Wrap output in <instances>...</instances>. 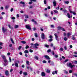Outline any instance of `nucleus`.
I'll use <instances>...</instances> for the list:
<instances>
[{
	"label": "nucleus",
	"instance_id": "nucleus-9",
	"mask_svg": "<svg viewBox=\"0 0 77 77\" xmlns=\"http://www.w3.org/2000/svg\"><path fill=\"white\" fill-rule=\"evenodd\" d=\"M55 74H57V71H55L52 72V74H53V75H54Z\"/></svg>",
	"mask_w": 77,
	"mask_h": 77
},
{
	"label": "nucleus",
	"instance_id": "nucleus-17",
	"mask_svg": "<svg viewBox=\"0 0 77 77\" xmlns=\"http://www.w3.org/2000/svg\"><path fill=\"white\" fill-rule=\"evenodd\" d=\"M54 35L55 37V38L57 40V38L58 37L57 36V34H55Z\"/></svg>",
	"mask_w": 77,
	"mask_h": 77
},
{
	"label": "nucleus",
	"instance_id": "nucleus-50",
	"mask_svg": "<svg viewBox=\"0 0 77 77\" xmlns=\"http://www.w3.org/2000/svg\"><path fill=\"white\" fill-rule=\"evenodd\" d=\"M60 50L61 51H63V48H61L60 49Z\"/></svg>",
	"mask_w": 77,
	"mask_h": 77
},
{
	"label": "nucleus",
	"instance_id": "nucleus-44",
	"mask_svg": "<svg viewBox=\"0 0 77 77\" xmlns=\"http://www.w3.org/2000/svg\"><path fill=\"white\" fill-rule=\"evenodd\" d=\"M53 41V39L52 38H51L49 40H48V41H49V42H51Z\"/></svg>",
	"mask_w": 77,
	"mask_h": 77
},
{
	"label": "nucleus",
	"instance_id": "nucleus-58",
	"mask_svg": "<svg viewBox=\"0 0 77 77\" xmlns=\"http://www.w3.org/2000/svg\"><path fill=\"white\" fill-rule=\"evenodd\" d=\"M12 44H10L9 45V47H12Z\"/></svg>",
	"mask_w": 77,
	"mask_h": 77
},
{
	"label": "nucleus",
	"instance_id": "nucleus-35",
	"mask_svg": "<svg viewBox=\"0 0 77 77\" xmlns=\"http://www.w3.org/2000/svg\"><path fill=\"white\" fill-rule=\"evenodd\" d=\"M23 74L25 75H27V72H23Z\"/></svg>",
	"mask_w": 77,
	"mask_h": 77
},
{
	"label": "nucleus",
	"instance_id": "nucleus-2",
	"mask_svg": "<svg viewBox=\"0 0 77 77\" xmlns=\"http://www.w3.org/2000/svg\"><path fill=\"white\" fill-rule=\"evenodd\" d=\"M44 57H45V59H48V60H50V57H49V56L48 55H45Z\"/></svg>",
	"mask_w": 77,
	"mask_h": 77
},
{
	"label": "nucleus",
	"instance_id": "nucleus-56",
	"mask_svg": "<svg viewBox=\"0 0 77 77\" xmlns=\"http://www.w3.org/2000/svg\"><path fill=\"white\" fill-rule=\"evenodd\" d=\"M11 12H12V11H14V8H12L11 9Z\"/></svg>",
	"mask_w": 77,
	"mask_h": 77
},
{
	"label": "nucleus",
	"instance_id": "nucleus-49",
	"mask_svg": "<svg viewBox=\"0 0 77 77\" xmlns=\"http://www.w3.org/2000/svg\"><path fill=\"white\" fill-rule=\"evenodd\" d=\"M18 25H16L15 26V28L16 29L17 28H18Z\"/></svg>",
	"mask_w": 77,
	"mask_h": 77
},
{
	"label": "nucleus",
	"instance_id": "nucleus-45",
	"mask_svg": "<svg viewBox=\"0 0 77 77\" xmlns=\"http://www.w3.org/2000/svg\"><path fill=\"white\" fill-rule=\"evenodd\" d=\"M21 47H22L21 46H19L18 48V50H20L21 48Z\"/></svg>",
	"mask_w": 77,
	"mask_h": 77
},
{
	"label": "nucleus",
	"instance_id": "nucleus-22",
	"mask_svg": "<svg viewBox=\"0 0 77 77\" xmlns=\"http://www.w3.org/2000/svg\"><path fill=\"white\" fill-rule=\"evenodd\" d=\"M36 38H38V34L37 33H35L34 34Z\"/></svg>",
	"mask_w": 77,
	"mask_h": 77
},
{
	"label": "nucleus",
	"instance_id": "nucleus-1",
	"mask_svg": "<svg viewBox=\"0 0 77 77\" xmlns=\"http://www.w3.org/2000/svg\"><path fill=\"white\" fill-rule=\"evenodd\" d=\"M69 67H70L71 68H72L73 67V66L72 65L71 63H69V64L67 65Z\"/></svg>",
	"mask_w": 77,
	"mask_h": 77
},
{
	"label": "nucleus",
	"instance_id": "nucleus-61",
	"mask_svg": "<svg viewBox=\"0 0 77 77\" xmlns=\"http://www.w3.org/2000/svg\"><path fill=\"white\" fill-rule=\"evenodd\" d=\"M31 2H36V0H30Z\"/></svg>",
	"mask_w": 77,
	"mask_h": 77
},
{
	"label": "nucleus",
	"instance_id": "nucleus-29",
	"mask_svg": "<svg viewBox=\"0 0 77 77\" xmlns=\"http://www.w3.org/2000/svg\"><path fill=\"white\" fill-rule=\"evenodd\" d=\"M34 45L35 46H39V44L38 43H35L34 44Z\"/></svg>",
	"mask_w": 77,
	"mask_h": 77
},
{
	"label": "nucleus",
	"instance_id": "nucleus-46",
	"mask_svg": "<svg viewBox=\"0 0 77 77\" xmlns=\"http://www.w3.org/2000/svg\"><path fill=\"white\" fill-rule=\"evenodd\" d=\"M56 9H57V10H59V6H58L56 8Z\"/></svg>",
	"mask_w": 77,
	"mask_h": 77
},
{
	"label": "nucleus",
	"instance_id": "nucleus-20",
	"mask_svg": "<svg viewBox=\"0 0 77 77\" xmlns=\"http://www.w3.org/2000/svg\"><path fill=\"white\" fill-rule=\"evenodd\" d=\"M24 52L25 53H29V51L27 50H25L24 51Z\"/></svg>",
	"mask_w": 77,
	"mask_h": 77
},
{
	"label": "nucleus",
	"instance_id": "nucleus-4",
	"mask_svg": "<svg viewBox=\"0 0 77 77\" xmlns=\"http://www.w3.org/2000/svg\"><path fill=\"white\" fill-rule=\"evenodd\" d=\"M26 28L27 29H28L29 30H31V28H30V26L26 25Z\"/></svg>",
	"mask_w": 77,
	"mask_h": 77
},
{
	"label": "nucleus",
	"instance_id": "nucleus-40",
	"mask_svg": "<svg viewBox=\"0 0 77 77\" xmlns=\"http://www.w3.org/2000/svg\"><path fill=\"white\" fill-rule=\"evenodd\" d=\"M43 63H47V61H46L45 60H43Z\"/></svg>",
	"mask_w": 77,
	"mask_h": 77
},
{
	"label": "nucleus",
	"instance_id": "nucleus-14",
	"mask_svg": "<svg viewBox=\"0 0 77 77\" xmlns=\"http://www.w3.org/2000/svg\"><path fill=\"white\" fill-rule=\"evenodd\" d=\"M2 58H3L4 59H6V57H5V55H2Z\"/></svg>",
	"mask_w": 77,
	"mask_h": 77
},
{
	"label": "nucleus",
	"instance_id": "nucleus-34",
	"mask_svg": "<svg viewBox=\"0 0 77 77\" xmlns=\"http://www.w3.org/2000/svg\"><path fill=\"white\" fill-rule=\"evenodd\" d=\"M44 3L46 5L47 4V0H44Z\"/></svg>",
	"mask_w": 77,
	"mask_h": 77
},
{
	"label": "nucleus",
	"instance_id": "nucleus-28",
	"mask_svg": "<svg viewBox=\"0 0 77 77\" xmlns=\"http://www.w3.org/2000/svg\"><path fill=\"white\" fill-rule=\"evenodd\" d=\"M63 12L64 13H67V12H68V11H67L66 10H63Z\"/></svg>",
	"mask_w": 77,
	"mask_h": 77
},
{
	"label": "nucleus",
	"instance_id": "nucleus-13",
	"mask_svg": "<svg viewBox=\"0 0 77 77\" xmlns=\"http://www.w3.org/2000/svg\"><path fill=\"white\" fill-rule=\"evenodd\" d=\"M9 5H7L5 7V9H8L9 8Z\"/></svg>",
	"mask_w": 77,
	"mask_h": 77
},
{
	"label": "nucleus",
	"instance_id": "nucleus-33",
	"mask_svg": "<svg viewBox=\"0 0 77 77\" xmlns=\"http://www.w3.org/2000/svg\"><path fill=\"white\" fill-rule=\"evenodd\" d=\"M51 28H54V25H51Z\"/></svg>",
	"mask_w": 77,
	"mask_h": 77
},
{
	"label": "nucleus",
	"instance_id": "nucleus-31",
	"mask_svg": "<svg viewBox=\"0 0 77 77\" xmlns=\"http://www.w3.org/2000/svg\"><path fill=\"white\" fill-rule=\"evenodd\" d=\"M45 47H47V48H48V47H49V45H47L46 44H45Z\"/></svg>",
	"mask_w": 77,
	"mask_h": 77
},
{
	"label": "nucleus",
	"instance_id": "nucleus-24",
	"mask_svg": "<svg viewBox=\"0 0 77 77\" xmlns=\"http://www.w3.org/2000/svg\"><path fill=\"white\" fill-rule=\"evenodd\" d=\"M11 40L12 44H14V40H13V39L12 38H11Z\"/></svg>",
	"mask_w": 77,
	"mask_h": 77
},
{
	"label": "nucleus",
	"instance_id": "nucleus-36",
	"mask_svg": "<svg viewBox=\"0 0 77 77\" xmlns=\"http://www.w3.org/2000/svg\"><path fill=\"white\" fill-rule=\"evenodd\" d=\"M73 62L74 63H75V64H77V61L74 60L73 61Z\"/></svg>",
	"mask_w": 77,
	"mask_h": 77
},
{
	"label": "nucleus",
	"instance_id": "nucleus-10",
	"mask_svg": "<svg viewBox=\"0 0 77 77\" xmlns=\"http://www.w3.org/2000/svg\"><path fill=\"white\" fill-rule=\"evenodd\" d=\"M72 33H69V32L67 34V35L68 37H69V35H71Z\"/></svg>",
	"mask_w": 77,
	"mask_h": 77
},
{
	"label": "nucleus",
	"instance_id": "nucleus-5",
	"mask_svg": "<svg viewBox=\"0 0 77 77\" xmlns=\"http://www.w3.org/2000/svg\"><path fill=\"white\" fill-rule=\"evenodd\" d=\"M2 31L3 32V33H5L6 32L7 30L5 28L3 27L2 28Z\"/></svg>",
	"mask_w": 77,
	"mask_h": 77
},
{
	"label": "nucleus",
	"instance_id": "nucleus-32",
	"mask_svg": "<svg viewBox=\"0 0 77 77\" xmlns=\"http://www.w3.org/2000/svg\"><path fill=\"white\" fill-rule=\"evenodd\" d=\"M26 63H27V65H30V64H29V61H26Z\"/></svg>",
	"mask_w": 77,
	"mask_h": 77
},
{
	"label": "nucleus",
	"instance_id": "nucleus-63",
	"mask_svg": "<svg viewBox=\"0 0 77 77\" xmlns=\"http://www.w3.org/2000/svg\"><path fill=\"white\" fill-rule=\"evenodd\" d=\"M61 30H62L63 31H65V29H64V28H62Z\"/></svg>",
	"mask_w": 77,
	"mask_h": 77
},
{
	"label": "nucleus",
	"instance_id": "nucleus-12",
	"mask_svg": "<svg viewBox=\"0 0 77 77\" xmlns=\"http://www.w3.org/2000/svg\"><path fill=\"white\" fill-rule=\"evenodd\" d=\"M67 17L69 18H71V15H70V14H69V13H68L67 14Z\"/></svg>",
	"mask_w": 77,
	"mask_h": 77
},
{
	"label": "nucleus",
	"instance_id": "nucleus-54",
	"mask_svg": "<svg viewBox=\"0 0 77 77\" xmlns=\"http://www.w3.org/2000/svg\"><path fill=\"white\" fill-rule=\"evenodd\" d=\"M4 62L5 63H6L7 62V60L6 59H5L4 60Z\"/></svg>",
	"mask_w": 77,
	"mask_h": 77
},
{
	"label": "nucleus",
	"instance_id": "nucleus-27",
	"mask_svg": "<svg viewBox=\"0 0 77 77\" xmlns=\"http://www.w3.org/2000/svg\"><path fill=\"white\" fill-rule=\"evenodd\" d=\"M63 39L64 41H67L68 38L66 37H64L63 38Z\"/></svg>",
	"mask_w": 77,
	"mask_h": 77
},
{
	"label": "nucleus",
	"instance_id": "nucleus-3",
	"mask_svg": "<svg viewBox=\"0 0 77 77\" xmlns=\"http://www.w3.org/2000/svg\"><path fill=\"white\" fill-rule=\"evenodd\" d=\"M41 37L42 39H44L45 38V35H44V33L42 34Z\"/></svg>",
	"mask_w": 77,
	"mask_h": 77
},
{
	"label": "nucleus",
	"instance_id": "nucleus-53",
	"mask_svg": "<svg viewBox=\"0 0 77 77\" xmlns=\"http://www.w3.org/2000/svg\"><path fill=\"white\" fill-rule=\"evenodd\" d=\"M11 55V53L8 52L7 53V55L8 56H9Z\"/></svg>",
	"mask_w": 77,
	"mask_h": 77
},
{
	"label": "nucleus",
	"instance_id": "nucleus-42",
	"mask_svg": "<svg viewBox=\"0 0 77 77\" xmlns=\"http://www.w3.org/2000/svg\"><path fill=\"white\" fill-rule=\"evenodd\" d=\"M69 73H72V70H69Z\"/></svg>",
	"mask_w": 77,
	"mask_h": 77
},
{
	"label": "nucleus",
	"instance_id": "nucleus-26",
	"mask_svg": "<svg viewBox=\"0 0 77 77\" xmlns=\"http://www.w3.org/2000/svg\"><path fill=\"white\" fill-rule=\"evenodd\" d=\"M64 3L65 4H68V3H69V1H65Z\"/></svg>",
	"mask_w": 77,
	"mask_h": 77
},
{
	"label": "nucleus",
	"instance_id": "nucleus-52",
	"mask_svg": "<svg viewBox=\"0 0 77 77\" xmlns=\"http://www.w3.org/2000/svg\"><path fill=\"white\" fill-rule=\"evenodd\" d=\"M33 2H29V3H28L29 4V5H31V4H32V3Z\"/></svg>",
	"mask_w": 77,
	"mask_h": 77
},
{
	"label": "nucleus",
	"instance_id": "nucleus-64",
	"mask_svg": "<svg viewBox=\"0 0 77 77\" xmlns=\"http://www.w3.org/2000/svg\"><path fill=\"white\" fill-rule=\"evenodd\" d=\"M19 54L20 55H23V54L21 52H20L19 53Z\"/></svg>",
	"mask_w": 77,
	"mask_h": 77
},
{
	"label": "nucleus",
	"instance_id": "nucleus-48",
	"mask_svg": "<svg viewBox=\"0 0 77 77\" xmlns=\"http://www.w3.org/2000/svg\"><path fill=\"white\" fill-rule=\"evenodd\" d=\"M64 73H65V74H67L68 73V72L66 71H65L64 72Z\"/></svg>",
	"mask_w": 77,
	"mask_h": 77
},
{
	"label": "nucleus",
	"instance_id": "nucleus-7",
	"mask_svg": "<svg viewBox=\"0 0 77 77\" xmlns=\"http://www.w3.org/2000/svg\"><path fill=\"white\" fill-rule=\"evenodd\" d=\"M56 4H57V3L56 1H54L53 2V5L54 6H55V7L56 6Z\"/></svg>",
	"mask_w": 77,
	"mask_h": 77
},
{
	"label": "nucleus",
	"instance_id": "nucleus-6",
	"mask_svg": "<svg viewBox=\"0 0 77 77\" xmlns=\"http://www.w3.org/2000/svg\"><path fill=\"white\" fill-rule=\"evenodd\" d=\"M69 11L70 13H72V14H73V15H75L76 14L75 12L71 11V10L70 9H69Z\"/></svg>",
	"mask_w": 77,
	"mask_h": 77
},
{
	"label": "nucleus",
	"instance_id": "nucleus-43",
	"mask_svg": "<svg viewBox=\"0 0 77 77\" xmlns=\"http://www.w3.org/2000/svg\"><path fill=\"white\" fill-rule=\"evenodd\" d=\"M8 27H9L10 29H12V27H11V25H8Z\"/></svg>",
	"mask_w": 77,
	"mask_h": 77
},
{
	"label": "nucleus",
	"instance_id": "nucleus-55",
	"mask_svg": "<svg viewBox=\"0 0 77 77\" xmlns=\"http://www.w3.org/2000/svg\"><path fill=\"white\" fill-rule=\"evenodd\" d=\"M11 57H9V61H10V62H11Z\"/></svg>",
	"mask_w": 77,
	"mask_h": 77
},
{
	"label": "nucleus",
	"instance_id": "nucleus-11",
	"mask_svg": "<svg viewBox=\"0 0 77 77\" xmlns=\"http://www.w3.org/2000/svg\"><path fill=\"white\" fill-rule=\"evenodd\" d=\"M41 75L42 76H45V73L44 72H42L41 73Z\"/></svg>",
	"mask_w": 77,
	"mask_h": 77
},
{
	"label": "nucleus",
	"instance_id": "nucleus-8",
	"mask_svg": "<svg viewBox=\"0 0 77 77\" xmlns=\"http://www.w3.org/2000/svg\"><path fill=\"white\" fill-rule=\"evenodd\" d=\"M5 74L6 75H9V72L8 71H6Z\"/></svg>",
	"mask_w": 77,
	"mask_h": 77
},
{
	"label": "nucleus",
	"instance_id": "nucleus-16",
	"mask_svg": "<svg viewBox=\"0 0 77 77\" xmlns=\"http://www.w3.org/2000/svg\"><path fill=\"white\" fill-rule=\"evenodd\" d=\"M24 16L25 18H29V16L27 14H25Z\"/></svg>",
	"mask_w": 77,
	"mask_h": 77
},
{
	"label": "nucleus",
	"instance_id": "nucleus-21",
	"mask_svg": "<svg viewBox=\"0 0 77 77\" xmlns=\"http://www.w3.org/2000/svg\"><path fill=\"white\" fill-rule=\"evenodd\" d=\"M34 58L36 60H38V57L37 56H35V57H34Z\"/></svg>",
	"mask_w": 77,
	"mask_h": 77
},
{
	"label": "nucleus",
	"instance_id": "nucleus-30",
	"mask_svg": "<svg viewBox=\"0 0 77 77\" xmlns=\"http://www.w3.org/2000/svg\"><path fill=\"white\" fill-rule=\"evenodd\" d=\"M29 48V46L28 45H27L25 47V48H26V49H27V48Z\"/></svg>",
	"mask_w": 77,
	"mask_h": 77
},
{
	"label": "nucleus",
	"instance_id": "nucleus-41",
	"mask_svg": "<svg viewBox=\"0 0 77 77\" xmlns=\"http://www.w3.org/2000/svg\"><path fill=\"white\" fill-rule=\"evenodd\" d=\"M36 30V28L35 27H34L33 28V30L34 31H35Z\"/></svg>",
	"mask_w": 77,
	"mask_h": 77
},
{
	"label": "nucleus",
	"instance_id": "nucleus-18",
	"mask_svg": "<svg viewBox=\"0 0 77 77\" xmlns=\"http://www.w3.org/2000/svg\"><path fill=\"white\" fill-rule=\"evenodd\" d=\"M21 43H22V44H26V42L24 41H21Z\"/></svg>",
	"mask_w": 77,
	"mask_h": 77
},
{
	"label": "nucleus",
	"instance_id": "nucleus-57",
	"mask_svg": "<svg viewBox=\"0 0 77 77\" xmlns=\"http://www.w3.org/2000/svg\"><path fill=\"white\" fill-rule=\"evenodd\" d=\"M19 39H21V40H24V38H19Z\"/></svg>",
	"mask_w": 77,
	"mask_h": 77
},
{
	"label": "nucleus",
	"instance_id": "nucleus-51",
	"mask_svg": "<svg viewBox=\"0 0 77 77\" xmlns=\"http://www.w3.org/2000/svg\"><path fill=\"white\" fill-rule=\"evenodd\" d=\"M29 51L30 53H32V52H33V50L32 49H30L29 50Z\"/></svg>",
	"mask_w": 77,
	"mask_h": 77
},
{
	"label": "nucleus",
	"instance_id": "nucleus-23",
	"mask_svg": "<svg viewBox=\"0 0 77 77\" xmlns=\"http://www.w3.org/2000/svg\"><path fill=\"white\" fill-rule=\"evenodd\" d=\"M47 72H48V73H50V70L48 69H47L46 70Z\"/></svg>",
	"mask_w": 77,
	"mask_h": 77
},
{
	"label": "nucleus",
	"instance_id": "nucleus-62",
	"mask_svg": "<svg viewBox=\"0 0 77 77\" xmlns=\"http://www.w3.org/2000/svg\"><path fill=\"white\" fill-rule=\"evenodd\" d=\"M68 59H66L64 61L65 62H68Z\"/></svg>",
	"mask_w": 77,
	"mask_h": 77
},
{
	"label": "nucleus",
	"instance_id": "nucleus-19",
	"mask_svg": "<svg viewBox=\"0 0 77 77\" xmlns=\"http://www.w3.org/2000/svg\"><path fill=\"white\" fill-rule=\"evenodd\" d=\"M15 66H16V67H18V64L17 63H15Z\"/></svg>",
	"mask_w": 77,
	"mask_h": 77
},
{
	"label": "nucleus",
	"instance_id": "nucleus-15",
	"mask_svg": "<svg viewBox=\"0 0 77 77\" xmlns=\"http://www.w3.org/2000/svg\"><path fill=\"white\" fill-rule=\"evenodd\" d=\"M34 49L35 50H38V47L36 46H35L33 47Z\"/></svg>",
	"mask_w": 77,
	"mask_h": 77
},
{
	"label": "nucleus",
	"instance_id": "nucleus-37",
	"mask_svg": "<svg viewBox=\"0 0 77 77\" xmlns=\"http://www.w3.org/2000/svg\"><path fill=\"white\" fill-rule=\"evenodd\" d=\"M54 12H55V13H58V11L56 10H54Z\"/></svg>",
	"mask_w": 77,
	"mask_h": 77
},
{
	"label": "nucleus",
	"instance_id": "nucleus-25",
	"mask_svg": "<svg viewBox=\"0 0 77 77\" xmlns=\"http://www.w3.org/2000/svg\"><path fill=\"white\" fill-rule=\"evenodd\" d=\"M20 4H22V5H24V4H25V3H24V2H20Z\"/></svg>",
	"mask_w": 77,
	"mask_h": 77
},
{
	"label": "nucleus",
	"instance_id": "nucleus-60",
	"mask_svg": "<svg viewBox=\"0 0 77 77\" xmlns=\"http://www.w3.org/2000/svg\"><path fill=\"white\" fill-rule=\"evenodd\" d=\"M54 50H56V47H55V46L53 47Z\"/></svg>",
	"mask_w": 77,
	"mask_h": 77
},
{
	"label": "nucleus",
	"instance_id": "nucleus-39",
	"mask_svg": "<svg viewBox=\"0 0 77 77\" xmlns=\"http://www.w3.org/2000/svg\"><path fill=\"white\" fill-rule=\"evenodd\" d=\"M57 29L58 30H60L61 29V27L60 26H58L57 27Z\"/></svg>",
	"mask_w": 77,
	"mask_h": 77
},
{
	"label": "nucleus",
	"instance_id": "nucleus-59",
	"mask_svg": "<svg viewBox=\"0 0 77 77\" xmlns=\"http://www.w3.org/2000/svg\"><path fill=\"white\" fill-rule=\"evenodd\" d=\"M11 19L12 20H15V17H12L11 18Z\"/></svg>",
	"mask_w": 77,
	"mask_h": 77
},
{
	"label": "nucleus",
	"instance_id": "nucleus-47",
	"mask_svg": "<svg viewBox=\"0 0 77 77\" xmlns=\"http://www.w3.org/2000/svg\"><path fill=\"white\" fill-rule=\"evenodd\" d=\"M49 38H51V39H52V38H53V36H52V35H50Z\"/></svg>",
	"mask_w": 77,
	"mask_h": 77
},
{
	"label": "nucleus",
	"instance_id": "nucleus-38",
	"mask_svg": "<svg viewBox=\"0 0 77 77\" xmlns=\"http://www.w3.org/2000/svg\"><path fill=\"white\" fill-rule=\"evenodd\" d=\"M51 49H49L47 51V52H48V53H50V52H51Z\"/></svg>",
	"mask_w": 77,
	"mask_h": 77
}]
</instances>
